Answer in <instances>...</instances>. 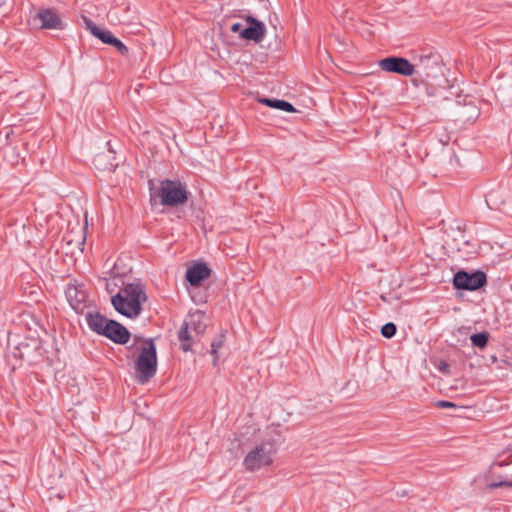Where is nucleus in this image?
I'll use <instances>...</instances> for the list:
<instances>
[{
    "label": "nucleus",
    "mask_w": 512,
    "mask_h": 512,
    "mask_svg": "<svg viewBox=\"0 0 512 512\" xmlns=\"http://www.w3.org/2000/svg\"><path fill=\"white\" fill-rule=\"evenodd\" d=\"M147 299L145 286L135 282L126 284L120 292L113 295L111 303L118 313L128 318H136L141 314L142 305Z\"/></svg>",
    "instance_id": "1"
},
{
    "label": "nucleus",
    "mask_w": 512,
    "mask_h": 512,
    "mask_svg": "<svg viewBox=\"0 0 512 512\" xmlns=\"http://www.w3.org/2000/svg\"><path fill=\"white\" fill-rule=\"evenodd\" d=\"M136 379L140 384L147 383L157 372V352L153 339H145L135 361Z\"/></svg>",
    "instance_id": "2"
},
{
    "label": "nucleus",
    "mask_w": 512,
    "mask_h": 512,
    "mask_svg": "<svg viewBox=\"0 0 512 512\" xmlns=\"http://www.w3.org/2000/svg\"><path fill=\"white\" fill-rule=\"evenodd\" d=\"M157 195L161 204L168 207L183 205L188 200V191L179 180H162Z\"/></svg>",
    "instance_id": "3"
},
{
    "label": "nucleus",
    "mask_w": 512,
    "mask_h": 512,
    "mask_svg": "<svg viewBox=\"0 0 512 512\" xmlns=\"http://www.w3.org/2000/svg\"><path fill=\"white\" fill-rule=\"evenodd\" d=\"M275 450L273 444L262 443L252 449L244 458L243 465L247 471L254 472L273 463Z\"/></svg>",
    "instance_id": "4"
},
{
    "label": "nucleus",
    "mask_w": 512,
    "mask_h": 512,
    "mask_svg": "<svg viewBox=\"0 0 512 512\" xmlns=\"http://www.w3.org/2000/svg\"><path fill=\"white\" fill-rule=\"evenodd\" d=\"M487 282L486 274L483 271L468 273L458 271L453 277V285L456 289L474 291L483 287Z\"/></svg>",
    "instance_id": "5"
},
{
    "label": "nucleus",
    "mask_w": 512,
    "mask_h": 512,
    "mask_svg": "<svg viewBox=\"0 0 512 512\" xmlns=\"http://www.w3.org/2000/svg\"><path fill=\"white\" fill-rule=\"evenodd\" d=\"M380 69L385 72L395 73L402 76H411L415 73V66L403 57L390 56L381 59L378 63Z\"/></svg>",
    "instance_id": "6"
},
{
    "label": "nucleus",
    "mask_w": 512,
    "mask_h": 512,
    "mask_svg": "<svg viewBox=\"0 0 512 512\" xmlns=\"http://www.w3.org/2000/svg\"><path fill=\"white\" fill-rule=\"evenodd\" d=\"M440 62V56L437 53L421 54L418 56V62L414 64L415 72L430 77L434 70L439 67Z\"/></svg>",
    "instance_id": "7"
},
{
    "label": "nucleus",
    "mask_w": 512,
    "mask_h": 512,
    "mask_svg": "<svg viewBox=\"0 0 512 512\" xmlns=\"http://www.w3.org/2000/svg\"><path fill=\"white\" fill-rule=\"evenodd\" d=\"M104 331L105 332L103 336L107 337L114 343L121 345L126 344L131 336L129 330L115 320H109L108 326L106 327V330L104 329Z\"/></svg>",
    "instance_id": "8"
},
{
    "label": "nucleus",
    "mask_w": 512,
    "mask_h": 512,
    "mask_svg": "<svg viewBox=\"0 0 512 512\" xmlns=\"http://www.w3.org/2000/svg\"><path fill=\"white\" fill-rule=\"evenodd\" d=\"M35 20H38L42 29L62 30L65 27L58 13L52 9L40 10Z\"/></svg>",
    "instance_id": "9"
},
{
    "label": "nucleus",
    "mask_w": 512,
    "mask_h": 512,
    "mask_svg": "<svg viewBox=\"0 0 512 512\" xmlns=\"http://www.w3.org/2000/svg\"><path fill=\"white\" fill-rule=\"evenodd\" d=\"M246 22L248 23V27L240 32V37L246 40L260 42L265 35V25L252 16H248Z\"/></svg>",
    "instance_id": "10"
},
{
    "label": "nucleus",
    "mask_w": 512,
    "mask_h": 512,
    "mask_svg": "<svg viewBox=\"0 0 512 512\" xmlns=\"http://www.w3.org/2000/svg\"><path fill=\"white\" fill-rule=\"evenodd\" d=\"M65 294L73 310H75L77 313L83 314L85 308L87 307L86 293L82 290H79L76 286L71 285L67 287Z\"/></svg>",
    "instance_id": "11"
},
{
    "label": "nucleus",
    "mask_w": 512,
    "mask_h": 512,
    "mask_svg": "<svg viewBox=\"0 0 512 512\" xmlns=\"http://www.w3.org/2000/svg\"><path fill=\"white\" fill-rule=\"evenodd\" d=\"M211 269L204 263H197L189 267L186 272V280L193 287H197L203 280L210 276Z\"/></svg>",
    "instance_id": "12"
},
{
    "label": "nucleus",
    "mask_w": 512,
    "mask_h": 512,
    "mask_svg": "<svg viewBox=\"0 0 512 512\" xmlns=\"http://www.w3.org/2000/svg\"><path fill=\"white\" fill-rule=\"evenodd\" d=\"M183 323L193 331L195 336L202 335L207 328L206 316L200 311L190 314Z\"/></svg>",
    "instance_id": "13"
},
{
    "label": "nucleus",
    "mask_w": 512,
    "mask_h": 512,
    "mask_svg": "<svg viewBox=\"0 0 512 512\" xmlns=\"http://www.w3.org/2000/svg\"><path fill=\"white\" fill-rule=\"evenodd\" d=\"M110 319H107L105 316L100 314L99 312H88L86 314V321L88 324V327L95 333L99 335L104 334V329L106 330V327L108 326V321Z\"/></svg>",
    "instance_id": "14"
},
{
    "label": "nucleus",
    "mask_w": 512,
    "mask_h": 512,
    "mask_svg": "<svg viewBox=\"0 0 512 512\" xmlns=\"http://www.w3.org/2000/svg\"><path fill=\"white\" fill-rule=\"evenodd\" d=\"M87 29L91 32L93 36L100 39L103 43L111 45L114 41V36L108 30H102L99 28L92 20L88 18H84Z\"/></svg>",
    "instance_id": "15"
},
{
    "label": "nucleus",
    "mask_w": 512,
    "mask_h": 512,
    "mask_svg": "<svg viewBox=\"0 0 512 512\" xmlns=\"http://www.w3.org/2000/svg\"><path fill=\"white\" fill-rule=\"evenodd\" d=\"M195 335L191 329H189L184 323L178 331V339L181 342V349L184 352L192 350Z\"/></svg>",
    "instance_id": "16"
},
{
    "label": "nucleus",
    "mask_w": 512,
    "mask_h": 512,
    "mask_svg": "<svg viewBox=\"0 0 512 512\" xmlns=\"http://www.w3.org/2000/svg\"><path fill=\"white\" fill-rule=\"evenodd\" d=\"M258 102L263 105H266L270 108H274V109H278V110H282V111H286V112H295L296 111L294 106L285 100L259 98Z\"/></svg>",
    "instance_id": "17"
},
{
    "label": "nucleus",
    "mask_w": 512,
    "mask_h": 512,
    "mask_svg": "<svg viewBox=\"0 0 512 512\" xmlns=\"http://www.w3.org/2000/svg\"><path fill=\"white\" fill-rule=\"evenodd\" d=\"M110 158V154L99 153L94 159L93 163L98 169L113 171L117 164L109 163L106 164V160Z\"/></svg>",
    "instance_id": "18"
},
{
    "label": "nucleus",
    "mask_w": 512,
    "mask_h": 512,
    "mask_svg": "<svg viewBox=\"0 0 512 512\" xmlns=\"http://www.w3.org/2000/svg\"><path fill=\"white\" fill-rule=\"evenodd\" d=\"M225 331L221 333L211 342V355L213 356V365L218 361V350L221 349L225 342Z\"/></svg>",
    "instance_id": "19"
},
{
    "label": "nucleus",
    "mask_w": 512,
    "mask_h": 512,
    "mask_svg": "<svg viewBox=\"0 0 512 512\" xmlns=\"http://www.w3.org/2000/svg\"><path fill=\"white\" fill-rule=\"evenodd\" d=\"M472 344L478 348H485L489 340V334L487 332H480L472 334L470 337Z\"/></svg>",
    "instance_id": "20"
},
{
    "label": "nucleus",
    "mask_w": 512,
    "mask_h": 512,
    "mask_svg": "<svg viewBox=\"0 0 512 512\" xmlns=\"http://www.w3.org/2000/svg\"><path fill=\"white\" fill-rule=\"evenodd\" d=\"M396 331L397 327L393 322H388L381 327V334L387 339L394 337Z\"/></svg>",
    "instance_id": "21"
},
{
    "label": "nucleus",
    "mask_w": 512,
    "mask_h": 512,
    "mask_svg": "<svg viewBox=\"0 0 512 512\" xmlns=\"http://www.w3.org/2000/svg\"><path fill=\"white\" fill-rule=\"evenodd\" d=\"M111 45L114 46L116 50L122 55H126L128 53L127 46L116 37L114 38V41L111 43Z\"/></svg>",
    "instance_id": "22"
},
{
    "label": "nucleus",
    "mask_w": 512,
    "mask_h": 512,
    "mask_svg": "<svg viewBox=\"0 0 512 512\" xmlns=\"http://www.w3.org/2000/svg\"><path fill=\"white\" fill-rule=\"evenodd\" d=\"M498 487H512V481H499V482H492L487 485V488L490 490H493Z\"/></svg>",
    "instance_id": "23"
},
{
    "label": "nucleus",
    "mask_w": 512,
    "mask_h": 512,
    "mask_svg": "<svg viewBox=\"0 0 512 512\" xmlns=\"http://www.w3.org/2000/svg\"><path fill=\"white\" fill-rule=\"evenodd\" d=\"M436 406L439 408H455L456 405L453 402L440 400L436 403Z\"/></svg>",
    "instance_id": "24"
},
{
    "label": "nucleus",
    "mask_w": 512,
    "mask_h": 512,
    "mask_svg": "<svg viewBox=\"0 0 512 512\" xmlns=\"http://www.w3.org/2000/svg\"><path fill=\"white\" fill-rule=\"evenodd\" d=\"M241 27H242V25H241L240 23H234V24L231 26V31H232L233 33H239V34H240V32L242 31V30H241Z\"/></svg>",
    "instance_id": "25"
},
{
    "label": "nucleus",
    "mask_w": 512,
    "mask_h": 512,
    "mask_svg": "<svg viewBox=\"0 0 512 512\" xmlns=\"http://www.w3.org/2000/svg\"><path fill=\"white\" fill-rule=\"evenodd\" d=\"M511 462H512V455L509 456L508 460H504V461L498 462L496 465L502 467V466L509 465Z\"/></svg>",
    "instance_id": "26"
},
{
    "label": "nucleus",
    "mask_w": 512,
    "mask_h": 512,
    "mask_svg": "<svg viewBox=\"0 0 512 512\" xmlns=\"http://www.w3.org/2000/svg\"><path fill=\"white\" fill-rule=\"evenodd\" d=\"M440 369L442 371H445L446 369H448V365L446 363H443L441 366H440Z\"/></svg>",
    "instance_id": "27"
}]
</instances>
